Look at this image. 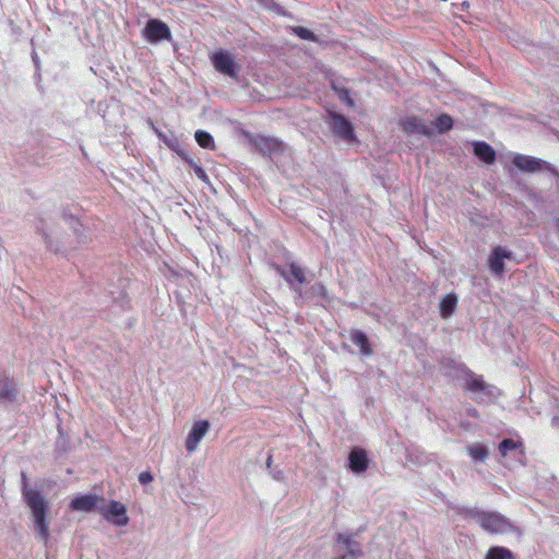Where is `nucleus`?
<instances>
[{"mask_svg": "<svg viewBox=\"0 0 559 559\" xmlns=\"http://www.w3.org/2000/svg\"><path fill=\"white\" fill-rule=\"evenodd\" d=\"M278 271L288 283H292V277L300 284L309 282L306 271L294 263L289 266V274H286L283 270Z\"/></svg>", "mask_w": 559, "mask_h": 559, "instance_id": "18", "label": "nucleus"}, {"mask_svg": "<svg viewBox=\"0 0 559 559\" xmlns=\"http://www.w3.org/2000/svg\"><path fill=\"white\" fill-rule=\"evenodd\" d=\"M499 452L503 457H506L509 453H512V452L521 454L522 453L521 443L518 441H514L512 439H504L499 444Z\"/></svg>", "mask_w": 559, "mask_h": 559, "instance_id": "19", "label": "nucleus"}, {"mask_svg": "<svg viewBox=\"0 0 559 559\" xmlns=\"http://www.w3.org/2000/svg\"><path fill=\"white\" fill-rule=\"evenodd\" d=\"M23 497L31 510L35 531L45 543L49 539V521L47 520L48 502L37 490L24 486Z\"/></svg>", "mask_w": 559, "mask_h": 559, "instance_id": "1", "label": "nucleus"}, {"mask_svg": "<svg viewBox=\"0 0 559 559\" xmlns=\"http://www.w3.org/2000/svg\"><path fill=\"white\" fill-rule=\"evenodd\" d=\"M294 33L300 37L301 39L306 40H314V35L311 31L305 28V27H295Z\"/></svg>", "mask_w": 559, "mask_h": 559, "instance_id": "25", "label": "nucleus"}, {"mask_svg": "<svg viewBox=\"0 0 559 559\" xmlns=\"http://www.w3.org/2000/svg\"><path fill=\"white\" fill-rule=\"evenodd\" d=\"M189 164L192 166L194 175L202 180L203 182H209V176L206 175L205 170L193 160H189Z\"/></svg>", "mask_w": 559, "mask_h": 559, "instance_id": "24", "label": "nucleus"}, {"mask_svg": "<svg viewBox=\"0 0 559 559\" xmlns=\"http://www.w3.org/2000/svg\"><path fill=\"white\" fill-rule=\"evenodd\" d=\"M210 431V423L207 420H198L195 421L186 439V449L188 452L192 453L194 452L202 439L206 436V433Z\"/></svg>", "mask_w": 559, "mask_h": 559, "instance_id": "8", "label": "nucleus"}, {"mask_svg": "<svg viewBox=\"0 0 559 559\" xmlns=\"http://www.w3.org/2000/svg\"><path fill=\"white\" fill-rule=\"evenodd\" d=\"M102 500H103V498L97 495H93V493L81 495V496L75 497L71 501L70 507L72 510H75V511L91 512L94 509L98 508L97 504Z\"/></svg>", "mask_w": 559, "mask_h": 559, "instance_id": "11", "label": "nucleus"}, {"mask_svg": "<svg viewBox=\"0 0 559 559\" xmlns=\"http://www.w3.org/2000/svg\"><path fill=\"white\" fill-rule=\"evenodd\" d=\"M153 479H154V477H153V475L150 472H142L139 475V481L142 485H147V484L152 483Z\"/></svg>", "mask_w": 559, "mask_h": 559, "instance_id": "28", "label": "nucleus"}, {"mask_svg": "<svg viewBox=\"0 0 559 559\" xmlns=\"http://www.w3.org/2000/svg\"><path fill=\"white\" fill-rule=\"evenodd\" d=\"M349 468L354 473H362L368 467V457L367 453L362 449H354L349 453Z\"/></svg>", "mask_w": 559, "mask_h": 559, "instance_id": "13", "label": "nucleus"}, {"mask_svg": "<svg viewBox=\"0 0 559 559\" xmlns=\"http://www.w3.org/2000/svg\"><path fill=\"white\" fill-rule=\"evenodd\" d=\"M155 133L157 136L173 151L179 152V142L178 140L171 134L170 136L164 134L158 129L154 128Z\"/></svg>", "mask_w": 559, "mask_h": 559, "instance_id": "22", "label": "nucleus"}, {"mask_svg": "<svg viewBox=\"0 0 559 559\" xmlns=\"http://www.w3.org/2000/svg\"><path fill=\"white\" fill-rule=\"evenodd\" d=\"M0 396L5 400H12L15 396L14 390L8 384H3L2 389H0Z\"/></svg>", "mask_w": 559, "mask_h": 559, "instance_id": "27", "label": "nucleus"}, {"mask_svg": "<svg viewBox=\"0 0 559 559\" xmlns=\"http://www.w3.org/2000/svg\"><path fill=\"white\" fill-rule=\"evenodd\" d=\"M400 123L402 129L407 133L424 135H430L432 133V128L423 123L417 117H406L401 120Z\"/></svg>", "mask_w": 559, "mask_h": 559, "instance_id": "12", "label": "nucleus"}, {"mask_svg": "<svg viewBox=\"0 0 559 559\" xmlns=\"http://www.w3.org/2000/svg\"><path fill=\"white\" fill-rule=\"evenodd\" d=\"M483 388V381L479 380V379H474L472 382H471V389L473 390H479Z\"/></svg>", "mask_w": 559, "mask_h": 559, "instance_id": "30", "label": "nucleus"}, {"mask_svg": "<svg viewBox=\"0 0 559 559\" xmlns=\"http://www.w3.org/2000/svg\"><path fill=\"white\" fill-rule=\"evenodd\" d=\"M485 559H513V555L509 549L496 546L489 548Z\"/></svg>", "mask_w": 559, "mask_h": 559, "instance_id": "21", "label": "nucleus"}, {"mask_svg": "<svg viewBox=\"0 0 559 559\" xmlns=\"http://www.w3.org/2000/svg\"><path fill=\"white\" fill-rule=\"evenodd\" d=\"M98 513L117 526H126L129 523L127 508L119 501H110L107 506L97 508Z\"/></svg>", "mask_w": 559, "mask_h": 559, "instance_id": "4", "label": "nucleus"}, {"mask_svg": "<svg viewBox=\"0 0 559 559\" xmlns=\"http://www.w3.org/2000/svg\"><path fill=\"white\" fill-rule=\"evenodd\" d=\"M329 124L333 132L344 141L350 142L354 140L353 127L343 116L331 114Z\"/></svg>", "mask_w": 559, "mask_h": 559, "instance_id": "9", "label": "nucleus"}, {"mask_svg": "<svg viewBox=\"0 0 559 559\" xmlns=\"http://www.w3.org/2000/svg\"><path fill=\"white\" fill-rule=\"evenodd\" d=\"M476 521L491 534H507L514 530L513 524L498 512H480L477 514Z\"/></svg>", "mask_w": 559, "mask_h": 559, "instance_id": "2", "label": "nucleus"}, {"mask_svg": "<svg viewBox=\"0 0 559 559\" xmlns=\"http://www.w3.org/2000/svg\"><path fill=\"white\" fill-rule=\"evenodd\" d=\"M143 36L147 41L155 44L168 39L170 37V29L164 22L153 19L146 23Z\"/></svg>", "mask_w": 559, "mask_h": 559, "instance_id": "7", "label": "nucleus"}, {"mask_svg": "<svg viewBox=\"0 0 559 559\" xmlns=\"http://www.w3.org/2000/svg\"><path fill=\"white\" fill-rule=\"evenodd\" d=\"M194 138H195L197 143L201 147L209 148V150L215 148L214 139L209 132L203 131V130H198L194 134Z\"/></svg>", "mask_w": 559, "mask_h": 559, "instance_id": "20", "label": "nucleus"}, {"mask_svg": "<svg viewBox=\"0 0 559 559\" xmlns=\"http://www.w3.org/2000/svg\"><path fill=\"white\" fill-rule=\"evenodd\" d=\"M474 154L484 163L492 164L496 159L495 150L485 142H475L473 144Z\"/></svg>", "mask_w": 559, "mask_h": 559, "instance_id": "14", "label": "nucleus"}, {"mask_svg": "<svg viewBox=\"0 0 559 559\" xmlns=\"http://www.w3.org/2000/svg\"><path fill=\"white\" fill-rule=\"evenodd\" d=\"M453 121L452 118L448 115H441L437 118L435 126L438 132H445L452 128Z\"/></svg>", "mask_w": 559, "mask_h": 559, "instance_id": "23", "label": "nucleus"}, {"mask_svg": "<svg viewBox=\"0 0 559 559\" xmlns=\"http://www.w3.org/2000/svg\"><path fill=\"white\" fill-rule=\"evenodd\" d=\"M271 465H272V455H269V457L266 460V466L271 467Z\"/></svg>", "mask_w": 559, "mask_h": 559, "instance_id": "31", "label": "nucleus"}, {"mask_svg": "<svg viewBox=\"0 0 559 559\" xmlns=\"http://www.w3.org/2000/svg\"><path fill=\"white\" fill-rule=\"evenodd\" d=\"M513 260V253L504 247H495L488 257V267L496 276H502L506 272V262Z\"/></svg>", "mask_w": 559, "mask_h": 559, "instance_id": "5", "label": "nucleus"}, {"mask_svg": "<svg viewBox=\"0 0 559 559\" xmlns=\"http://www.w3.org/2000/svg\"><path fill=\"white\" fill-rule=\"evenodd\" d=\"M457 305V298L454 294H448L445 295L439 305L440 314L442 318L448 319L450 318Z\"/></svg>", "mask_w": 559, "mask_h": 559, "instance_id": "16", "label": "nucleus"}, {"mask_svg": "<svg viewBox=\"0 0 559 559\" xmlns=\"http://www.w3.org/2000/svg\"><path fill=\"white\" fill-rule=\"evenodd\" d=\"M211 61L217 72L233 79L238 76L240 66L230 52L222 49L217 50L211 56Z\"/></svg>", "mask_w": 559, "mask_h": 559, "instance_id": "3", "label": "nucleus"}, {"mask_svg": "<svg viewBox=\"0 0 559 559\" xmlns=\"http://www.w3.org/2000/svg\"><path fill=\"white\" fill-rule=\"evenodd\" d=\"M466 451L474 462H485L489 456L488 449L478 442L468 444Z\"/></svg>", "mask_w": 559, "mask_h": 559, "instance_id": "17", "label": "nucleus"}, {"mask_svg": "<svg viewBox=\"0 0 559 559\" xmlns=\"http://www.w3.org/2000/svg\"><path fill=\"white\" fill-rule=\"evenodd\" d=\"M513 165L524 173H537L547 167L546 162L522 154L513 156Z\"/></svg>", "mask_w": 559, "mask_h": 559, "instance_id": "10", "label": "nucleus"}, {"mask_svg": "<svg viewBox=\"0 0 559 559\" xmlns=\"http://www.w3.org/2000/svg\"><path fill=\"white\" fill-rule=\"evenodd\" d=\"M311 289H312L313 294H316V295H320V296L325 295V288L322 284H314Z\"/></svg>", "mask_w": 559, "mask_h": 559, "instance_id": "29", "label": "nucleus"}, {"mask_svg": "<svg viewBox=\"0 0 559 559\" xmlns=\"http://www.w3.org/2000/svg\"><path fill=\"white\" fill-rule=\"evenodd\" d=\"M334 90L335 92L338 94V97L342 102H344L345 104H347L348 106H354V102L352 100V98L349 97V93L347 90L343 88V87H336L334 86Z\"/></svg>", "mask_w": 559, "mask_h": 559, "instance_id": "26", "label": "nucleus"}, {"mask_svg": "<svg viewBox=\"0 0 559 559\" xmlns=\"http://www.w3.org/2000/svg\"><path fill=\"white\" fill-rule=\"evenodd\" d=\"M336 548L341 559H356L362 554L359 544L346 533L338 534Z\"/></svg>", "mask_w": 559, "mask_h": 559, "instance_id": "6", "label": "nucleus"}, {"mask_svg": "<svg viewBox=\"0 0 559 559\" xmlns=\"http://www.w3.org/2000/svg\"><path fill=\"white\" fill-rule=\"evenodd\" d=\"M350 341L359 347V353L364 356H371L372 348L369 344L368 337L361 331H353L350 333Z\"/></svg>", "mask_w": 559, "mask_h": 559, "instance_id": "15", "label": "nucleus"}]
</instances>
